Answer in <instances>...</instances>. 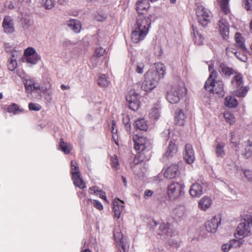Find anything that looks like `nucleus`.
Here are the masks:
<instances>
[{
    "label": "nucleus",
    "instance_id": "1",
    "mask_svg": "<svg viewBox=\"0 0 252 252\" xmlns=\"http://www.w3.org/2000/svg\"><path fill=\"white\" fill-rule=\"evenodd\" d=\"M155 65L156 69H150L144 75L145 80L141 86V89L145 92H150L156 88L159 81L165 74L166 68L163 63H158Z\"/></svg>",
    "mask_w": 252,
    "mask_h": 252
},
{
    "label": "nucleus",
    "instance_id": "2",
    "mask_svg": "<svg viewBox=\"0 0 252 252\" xmlns=\"http://www.w3.org/2000/svg\"><path fill=\"white\" fill-rule=\"evenodd\" d=\"M217 72L213 70L206 81L205 88L208 91L222 94L223 92V83L221 80H217Z\"/></svg>",
    "mask_w": 252,
    "mask_h": 252
},
{
    "label": "nucleus",
    "instance_id": "3",
    "mask_svg": "<svg viewBox=\"0 0 252 252\" xmlns=\"http://www.w3.org/2000/svg\"><path fill=\"white\" fill-rule=\"evenodd\" d=\"M184 84H175L167 92L166 99L171 103L178 102L182 96L186 93Z\"/></svg>",
    "mask_w": 252,
    "mask_h": 252
},
{
    "label": "nucleus",
    "instance_id": "4",
    "mask_svg": "<svg viewBox=\"0 0 252 252\" xmlns=\"http://www.w3.org/2000/svg\"><path fill=\"white\" fill-rule=\"evenodd\" d=\"M252 227V214L246 215L244 217L243 221L237 226L235 235L242 236L243 238L248 237L251 234Z\"/></svg>",
    "mask_w": 252,
    "mask_h": 252
},
{
    "label": "nucleus",
    "instance_id": "5",
    "mask_svg": "<svg viewBox=\"0 0 252 252\" xmlns=\"http://www.w3.org/2000/svg\"><path fill=\"white\" fill-rule=\"evenodd\" d=\"M195 12L199 24L204 27H206L210 22L211 12L200 4H196Z\"/></svg>",
    "mask_w": 252,
    "mask_h": 252
},
{
    "label": "nucleus",
    "instance_id": "6",
    "mask_svg": "<svg viewBox=\"0 0 252 252\" xmlns=\"http://www.w3.org/2000/svg\"><path fill=\"white\" fill-rule=\"evenodd\" d=\"M234 94L238 97H244L248 93L247 87L243 86V77L241 74H236L231 81Z\"/></svg>",
    "mask_w": 252,
    "mask_h": 252
},
{
    "label": "nucleus",
    "instance_id": "7",
    "mask_svg": "<svg viewBox=\"0 0 252 252\" xmlns=\"http://www.w3.org/2000/svg\"><path fill=\"white\" fill-rule=\"evenodd\" d=\"M185 186L178 182H174L170 184L167 188V195L170 200H174L179 199L184 195Z\"/></svg>",
    "mask_w": 252,
    "mask_h": 252
},
{
    "label": "nucleus",
    "instance_id": "8",
    "mask_svg": "<svg viewBox=\"0 0 252 252\" xmlns=\"http://www.w3.org/2000/svg\"><path fill=\"white\" fill-rule=\"evenodd\" d=\"M133 140L134 143V148L138 152L141 158V160H144V158L142 157L143 154L142 153L150 148L149 141L145 137L139 136L137 135L133 136Z\"/></svg>",
    "mask_w": 252,
    "mask_h": 252
},
{
    "label": "nucleus",
    "instance_id": "9",
    "mask_svg": "<svg viewBox=\"0 0 252 252\" xmlns=\"http://www.w3.org/2000/svg\"><path fill=\"white\" fill-rule=\"evenodd\" d=\"M151 19L149 17H146L139 15L136 19V22L133 27V29L136 30H140L146 33H148L151 26Z\"/></svg>",
    "mask_w": 252,
    "mask_h": 252
},
{
    "label": "nucleus",
    "instance_id": "10",
    "mask_svg": "<svg viewBox=\"0 0 252 252\" xmlns=\"http://www.w3.org/2000/svg\"><path fill=\"white\" fill-rule=\"evenodd\" d=\"M140 95L134 90H130L126 95V99L128 102L129 107L133 111H137L140 107Z\"/></svg>",
    "mask_w": 252,
    "mask_h": 252
},
{
    "label": "nucleus",
    "instance_id": "11",
    "mask_svg": "<svg viewBox=\"0 0 252 252\" xmlns=\"http://www.w3.org/2000/svg\"><path fill=\"white\" fill-rule=\"evenodd\" d=\"M23 82L25 85L26 92L28 94H31L34 91L38 93V92L40 90V86L35 83L33 78L26 77L23 79Z\"/></svg>",
    "mask_w": 252,
    "mask_h": 252
},
{
    "label": "nucleus",
    "instance_id": "12",
    "mask_svg": "<svg viewBox=\"0 0 252 252\" xmlns=\"http://www.w3.org/2000/svg\"><path fill=\"white\" fill-rule=\"evenodd\" d=\"M220 216H214L206 223V230L211 233H215L217 230L219 224L220 223Z\"/></svg>",
    "mask_w": 252,
    "mask_h": 252
},
{
    "label": "nucleus",
    "instance_id": "13",
    "mask_svg": "<svg viewBox=\"0 0 252 252\" xmlns=\"http://www.w3.org/2000/svg\"><path fill=\"white\" fill-rule=\"evenodd\" d=\"M175 231L172 226L169 223L162 222L160 224L158 231V235L172 237Z\"/></svg>",
    "mask_w": 252,
    "mask_h": 252
},
{
    "label": "nucleus",
    "instance_id": "14",
    "mask_svg": "<svg viewBox=\"0 0 252 252\" xmlns=\"http://www.w3.org/2000/svg\"><path fill=\"white\" fill-rule=\"evenodd\" d=\"M4 32L6 33H12L15 31L14 21L9 16H5L2 22Z\"/></svg>",
    "mask_w": 252,
    "mask_h": 252
},
{
    "label": "nucleus",
    "instance_id": "15",
    "mask_svg": "<svg viewBox=\"0 0 252 252\" xmlns=\"http://www.w3.org/2000/svg\"><path fill=\"white\" fill-rule=\"evenodd\" d=\"M184 158L189 164L193 163L195 159L194 150L191 145L188 144L185 146Z\"/></svg>",
    "mask_w": 252,
    "mask_h": 252
},
{
    "label": "nucleus",
    "instance_id": "16",
    "mask_svg": "<svg viewBox=\"0 0 252 252\" xmlns=\"http://www.w3.org/2000/svg\"><path fill=\"white\" fill-rule=\"evenodd\" d=\"M21 55V51H13L10 53L8 68L11 71L14 70L17 67V59Z\"/></svg>",
    "mask_w": 252,
    "mask_h": 252
},
{
    "label": "nucleus",
    "instance_id": "17",
    "mask_svg": "<svg viewBox=\"0 0 252 252\" xmlns=\"http://www.w3.org/2000/svg\"><path fill=\"white\" fill-rule=\"evenodd\" d=\"M114 217L119 219L124 209V202L119 199H115L113 202Z\"/></svg>",
    "mask_w": 252,
    "mask_h": 252
},
{
    "label": "nucleus",
    "instance_id": "18",
    "mask_svg": "<svg viewBox=\"0 0 252 252\" xmlns=\"http://www.w3.org/2000/svg\"><path fill=\"white\" fill-rule=\"evenodd\" d=\"M179 174L178 166L176 164L168 167L164 173V177L169 179L175 178L179 176Z\"/></svg>",
    "mask_w": 252,
    "mask_h": 252
},
{
    "label": "nucleus",
    "instance_id": "19",
    "mask_svg": "<svg viewBox=\"0 0 252 252\" xmlns=\"http://www.w3.org/2000/svg\"><path fill=\"white\" fill-rule=\"evenodd\" d=\"M212 203V199L210 196H204L199 200L198 207L201 210L206 211L211 207Z\"/></svg>",
    "mask_w": 252,
    "mask_h": 252
},
{
    "label": "nucleus",
    "instance_id": "20",
    "mask_svg": "<svg viewBox=\"0 0 252 252\" xmlns=\"http://www.w3.org/2000/svg\"><path fill=\"white\" fill-rule=\"evenodd\" d=\"M219 27L220 33L224 39H227L229 35L228 24L226 20L223 19H220L219 21Z\"/></svg>",
    "mask_w": 252,
    "mask_h": 252
},
{
    "label": "nucleus",
    "instance_id": "21",
    "mask_svg": "<svg viewBox=\"0 0 252 252\" xmlns=\"http://www.w3.org/2000/svg\"><path fill=\"white\" fill-rule=\"evenodd\" d=\"M148 33L140 30H136L133 29L131 34V39L132 42L137 43L143 40Z\"/></svg>",
    "mask_w": 252,
    "mask_h": 252
},
{
    "label": "nucleus",
    "instance_id": "22",
    "mask_svg": "<svg viewBox=\"0 0 252 252\" xmlns=\"http://www.w3.org/2000/svg\"><path fill=\"white\" fill-rule=\"evenodd\" d=\"M150 3L147 0H139L136 3V9L140 15L143 14L150 7Z\"/></svg>",
    "mask_w": 252,
    "mask_h": 252
},
{
    "label": "nucleus",
    "instance_id": "23",
    "mask_svg": "<svg viewBox=\"0 0 252 252\" xmlns=\"http://www.w3.org/2000/svg\"><path fill=\"white\" fill-rule=\"evenodd\" d=\"M174 118L177 125L184 126L186 121L187 116L182 109H178L175 111Z\"/></svg>",
    "mask_w": 252,
    "mask_h": 252
},
{
    "label": "nucleus",
    "instance_id": "24",
    "mask_svg": "<svg viewBox=\"0 0 252 252\" xmlns=\"http://www.w3.org/2000/svg\"><path fill=\"white\" fill-rule=\"evenodd\" d=\"M189 193L193 197H199L203 194L202 187L198 183L192 184L189 189Z\"/></svg>",
    "mask_w": 252,
    "mask_h": 252
},
{
    "label": "nucleus",
    "instance_id": "25",
    "mask_svg": "<svg viewBox=\"0 0 252 252\" xmlns=\"http://www.w3.org/2000/svg\"><path fill=\"white\" fill-rule=\"evenodd\" d=\"M177 148L174 142L171 141L167 148L166 151L163 155V158L168 159L173 157L177 152Z\"/></svg>",
    "mask_w": 252,
    "mask_h": 252
},
{
    "label": "nucleus",
    "instance_id": "26",
    "mask_svg": "<svg viewBox=\"0 0 252 252\" xmlns=\"http://www.w3.org/2000/svg\"><path fill=\"white\" fill-rule=\"evenodd\" d=\"M67 26L74 32L79 33L82 28L81 22L77 20L72 19L67 22Z\"/></svg>",
    "mask_w": 252,
    "mask_h": 252
},
{
    "label": "nucleus",
    "instance_id": "27",
    "mask_svg": "<svg viewBox=\"0 0 252 252\" xmlns=\"http://www.w3.org/2000/svg\"><path fill=\"white\" fill-rule=\"evenodd\" d=\"M241 153L247 158L252 156V144L250 141H248L244 144Z\"/></svg>",
    "mask_w": 252,
    "mask_h": 252
},
{
    "label": "nucleus",
    "instance_id": "28",
    "mask_svg": "<svg viewBox=\"0 0 252 252\" xmlns=\"http://www.w3.org/2000/svg\"><path fill=\"white\" fill-rule=\"evenodd\" d=\"M215 153L218 157L223 158L225 155L224 147L225 144L222 142H217L216 141Z\"/></svg>",
    "mask_w": 252,
    "mask_h": 252
},
{
    "label": "nucleus",
    "instance_id": "29",
    "mask_svg": "<svg viewBox=\"0 0 252 252\" xmlns=\"http://www.w3.org/2000/svg\"><path fill=\"white\" fill-rule=\"evenodd\" d=\"M235 39L236 41V46L241 51H246L244 38L239 32L236 33L235 35Z\"/></svg>",
    "mask_w": 252,
    "mask_h": 252
},
{
    "label": "nucleus",
    "instance_id": "30",
    "mask_svg": "<svg viewBox=\"0 0 252 252\" xmlns=\"http://www.w3.org/2000/svg\"><path fill=\"white\" fill-rule=\"evenodd\" d=\"M220 73L226 76H229L231 74L235 73V71L232 68L228 67L224 63L220 64Z\"/></svg>",
    "mask_w": 252,
    "mask_h": 252
},
{
    "label": "nucleus",
    "instance_id": "31",
    "mask_svg": "<svg viewBox=\"0 0 252 252\" xmlns=\"http://www.w3.org/2000/svg\"><path fill=\"white\" fill-rule=\"evenodd\" d=\"M98 85L102 87L105 88L110 85V81L108 77L105 74H101L97 80Z\"/></svg>",
    "mask_w": 252,
    "mask_h": 252
},
{
    "label": "nucleus",
    "instance_id": "32",
    "mask_svg": "<svg viewBox=\"0 0 252 252\" xmlns=\"http://www.w3.org/2000/svg\"><path fill=\"white\" fill-rule=\"evenodd\" d=\"M224 104L228 107L233 108L238 105V101L234 96L230 95L225 97Z\"/></svg>",
    "mask_w": 252,
    "mask_h": 252
},
{
    "label": "nucleus",
    "instance_id": "33",
    "mask_svg": "<svg viewBox=\"0 0 252 252\" xmlns=\"http://www.w3.org/2000/svg\"><path fill=\"white\" fill-rule=\"evenodd\" d=\"M72 179L75 187H78L81 189H84L86 188L85 183L83 180L81 175H78L76 177H72Z\"/></svg>",
    "mask_w": 252,
    "mask_h": 252
},
{
    "label": "nucleus",
    "instance_id": "34",
    "mask_svg": "<svg viewBox=\"0 0 252 252\" xmlns=\"http://www.w3.org/2000/svg\"><path fill=\"white\" fill-rule=\"evenodd\" d=\"M159 109V106L158 104H155L150 111V117L155 120L158 119L160 117Z\"/></svg>",
    "mask_w": 252,
    "mask_h": 252
},
{
    "label": "nucleus",
    "instance_id": "35",
    "mask_svg": "<svg viewBox=\"0 0 252 252\" xmlns=\"http://www.w3.org/2000/svg\"><path fill=\"white\" fill-rule=\"evenodd\" d=\"M70 167V173L72 175V177H76L78 175H81L78 165L75 161H71Z\"/></svg>",
    "mask_w": 252,
    "mask_h": 252
},
{
    "label": "nucleus",
    "instance_id": "36",
    "mask_svg": "<svg viewBox=\"0 0 252 252\" xmlns=\"http://www.w3.org/2000/svg\"><path fill=\"white\" fill-rule=\"evenodd\" d=\"M26 62L32 65L36 64L41 60V57L37 54H34L32 56L28 57L25 59Z\"/></svg>",
    "mask_w": 252,
    "mask_h": 252
},
{
    "label": "nucleus",
    "instance_id": "37",
    "mask_svg": "<svg viewBox=\"0 0 252 252\" xmlns=\"http://www.w3.org/2000/svg\"><path fill=\"white\" fill-rule=\"evenodd\" d=\"M135 126L141 130H146L148 128L146 121L144 119H139L135 122Z\"/></svg>",
    "mask_w": 252,
    "mask_h": 252
},
{
    "label": "nucleus",
    "instance_id": "38",
    "mask_svg": "<svg viewBox=\"0 0 252 252\" xmlns=\"http://www.w3.org/2000/svg\"><path fill=\"white\" fill-rule=\"evenodd\" d=\"M6 109L9 113H12L15 115L18 114L24 111L23 109H20L19 106L15 103L10 105Z\"/></svg>",
    "mask_w": 252,
    "mask_h": 252
},
{
    "label": "nucleus",
    "instance_id": "39",
    "mask_svg": "<svg viewBox=\"0 0 252 252\" xmlns=\"http://www.w3.org/2000/svg\"><path fill=\"white\" fill-rule=\"evenodd\" d=\"M59 147L60 149L66 154H69L72 149L71 145L64 142L62 140L60 142Z\"/></svg>",
    "mask_w": 252,
    "mask_h": 252
},
{
    "label": "nucleus",
    "instance_id": "40",
    "mask_svg": "<svg viewBox=\"0 0 252 252\" xmlns=\"http://www.w3.org/2000/svg\"><path fill=\"white\" fill-rule=\"evenodd\" d=\"M102 62L101 58L94 55L91 59L90 65L93 68H94L100 65Z\"/></svg>",
    "mask_w": 252,
    "mask_h": 252
},
{
    "label": "nucleus",
    "instance_id": "41",
    "mask_svg": "<svg viewBox=\"0 0 252 252\" xmlns=\"http://www.w3.org/2000/svg\"><path fill=\"white\" fill-rule=\"evenodd\" d=\"M114 237L116 243L118 244L119 243H122V241L125 240L119 228H115L114 230Z\"/></svg>",
    "mask_w": 252,
    "mask_h": 252
},
{
    "label": "nucleus",
    "instance_id": "42",
    "mask_svg": "<svg viewBox=\"0 0 252 252\" xmlns=\"http://www.w3.org/2000/svg\"><path fill=\"white\" fill-rule=\"evenodd\" d=\"M42 3L47 9H51L53 8L56 3V0H42Z\"/></svg>",
    "mask_w": 252,
    "mask_h": 252
},
{
    "label": "nucleus",
    "instance_id": "43",
    "mask_svg": "<svg viewBox=\"0 0 252 252\" xmlns=\"http://www.w3.org/2000/svg\"><path fill=\"white\" fill-rule=\"evenodd\" d=\"M229 1V0H221L220 1L221 9L225 14H228L230 12L228 6Z\"/></svg>",
    "mask_w": 252,
    "mask_h": 252
},
{
    "label": "nucleus",
    "instance_id": "44",
    "mask_svg": "<svg viewBox=\"0 0 252 252\" xmlns=\"http://www.w3.org/2000/svg\"><path fill=\"white\" fill-rule=\"evenodd\" d=\"M194 43L196 45H202L203 43L204 37L202 36L201 34L198 32H194Z\"/></svg>",
    "mask_w": 252,
    "mask_h": 252
},
{
    "label": "nucleus",
    "instance_id": "45",
    "mask_svg": "<svg viewBox=\"0 0 252 252\" xmlns=\"http://www.w3.org/2000/svg\"><path fill=\"white\" fill-rule=\"evenodd\" d=\"M224 117L227 123H228L230 125H233L235 122L234 115L230 112L225 113Z\"/></svg>",
    "mask_w": 252,
    "mask_h": 252
},
{
    "label": "nucleus",
    "instance_id": "46",
    "mask_svg": "<svg viewBox=\"0 0 252 252\" xmlns=\"http://www.w3.org/2000/svg\"><path fill=\"white\" fill-rule=\"evenodd\" d=\"M34 54H37L36 50L32 47H28L25 50L24 56L26 59L28 57L33 56Z\"/></svg>",
    "mask_w": 252,
    "mask_h": 252
},
{
    "label": "nucleus",
    "instance_id": "47",
    "mask_svg": "<svg viewBox=\"0 0 252 252\" xmlns=\"http://www.w3.org/2000/svg\"><path fill=\"white\" fill-rule=\"evenodd\" d=\"M230 241L233 248L240 247L241 246L243 245L245 242V240L243 238H240L238 239H234L230 240Z\"/></svg>",
    "mask_w": 252,
    "mask_h": 252
},
{
    "label": "nucleus",
    "instance_id": "48",
    "mask_svg": "<svg viewBox=\"0 0 252 252\" xmlns=\"http://www.w3.org/2000/svg\"><path fill=\"white\" fill-rule=\"evenodd\" d=\"M247 50L245 51H242L243 53L241 54L240 52H234L235 56L240 61L245 62L247 60V57L246 53L247 52Z\"/></svg>",
    "mask_w": 252,
    "mask_h": 252
},
{
    "label": "nucleus",
    "instance_id": "49",
    "mask_svg": "<svg viewBox=\"0 0 252 252\" xmlns=\"http://www.w3.org/2000/svg\"><path fill=\"white\" fill-rule=\"evenodd\" d=\"M135 71L138 74H142L144 72V69L145 65L142 62L137 63L135 65H134Z\"/></svg>",
    "mask_w": 252,
    "mask_h": 252
},
{
    "label": "nucleus",
    "instance_id": "50",
    "mask_svg": "<svg viewBox=\"0 0 252 252\" xmlns=\"http://www.w3.org/2000/svg\"><path fill=\"white\" fill-rule=\"evenodd\" d=\"M88 202H90L93 206L96 209L99 210H102L103 209V207L100 202L98 200L94 199H88Z\"/></svg>",
    "mask_w": 252,
    "mask_h": 252
},
{
    "label": "nucleus",
    "instance_id": "51",
    "mask_svg": "<svg viewBox=\"0 0 252 252\" xmlns=\"http://www.w3.org/2000/svg\"><path fill=\"white\" fill-rule=\"evenodd\" d=\"M230 141L231 143L233 145V146H234L235 148H236L239 141L238 138L236 137L234 132H231L230 133Z\"/></svg>",
    "mask_w": 252,
    "mask_h": 252
},
{
    "label": "nucleus",
    "instance_id": "52",
    "mask_svg": "<svg viewBox=\"0 0 252 252\" xmlns=\"http://www.w3.org/2000/svg\"><path fill=\"white\" fill-rule=\"evenodd\" d=\"M106 18V14L102 11H98L95 16V19L96 21L101 22L104 21Z\"/></svg>",
    "mask_w": 252,
    "mask_h": 252
},
{
    "label": "nucleus",
    "instance_id": "53",
    "mask_svg": "<svg viewBox=\"0 0 252 252\" xmlns=\"http://www.w3.org/2000/svg\"><path fill=\"white\" fill-rule=\"evenodd\" d=\"M29 108L31 111H38L41 109L42 107L37 103L31 102L29 104Z\"/></svg>",
    "mask_w": 252,
    "mask_h": 252
},
{
    "label": "nucleus",
    "instance_id": "54",
    "mask_svg": "<svg viewBox=\"0 0 252 252\" xmlns=\"http://www.w3.org/2000/svg\"><path fill=\"white\" fill-rule=\"evenodd\" d=\"M51 87V84L50 83H47L44 86H42L41 88L40 87V90L38 92V93L41 92L43 93L52 92Z\"/></svg>",
    "mask_w": 252,
    "mask_h": 252
},
{
    "label": "nucleus",
    "instance_id": "55",
    "mask_svg": "<svg viewBox=\"0 0 252 252\" xmlns=\"http://www.w3.org/2000/svg\"><path fill=\"white\" fill-rule=\"evenodd\" d=\"M232 248V245L230 240H229L227 243L222 244L221 247V250L223 252H228Z\"/></svg>",
    "mask_w": 252,
    "mask_h": 252
},
{
    "label": "nucleus",
    "instance_id": "56",
    "mask_svg": "<svg viewBox=\"0 0 252 252\" xmlns=\"http://www.w3.org/2000/svg\"><path fill=\"white\" fill-rule=\"evenodd\" d=\"M111 160L112 162V166L115 169L117 170L119 168V160L117 157L116 155H114L111 158Z\"/></svg>",
    "mask_w": 252,
    "mask_h": 252
},
{
    "label": "nucleus",
    "instance_id": "57",
    "mask_svg": "<svg viewBox=\"0 0 252 252\" xmlns=\"http://www.w3.org/2000/svg\"><path fill=\"white\" fill-rule=\"evenodd\" d=\"M105 53V50L102 47H97L95 49L94 56L101 58Z\"/></svg>",
    "mask_w": 252,
    "mask_h": 252
},
{
    "label": "nucleus",
    "instance_id": "58",
    "mask_svg": "<svg viewBox=\"0 0 252 252\" xmlns=\"http://www.w3.org/2000/svg\"><path fill=\"white\" fill-rule=\"evenodd\" d=\"M243 6L247 10H250L252 7V0H243Z\"/></svg>",
    "mask_w": 252,
    "mask_h": 252
},
{
    "label": "nucleus",
    "instance_id": "59",
    "mask_svg": "<svg viewBox=\"0 0 252 252\" xmlns=\"http://www.w3.org/2000/svg\"><path fill=\"white\" fill-rule=\"evenodd\" d=\"M244 174L247 179L250 181L252 182V171L251 170H244Z\"/></svg>",
    "mask_w": 252,
    "mask_h": 252
},
{
    "label": "nucleus",
    "instance_id": "60",
    "mask_svg": "<svg viewBox=\"0 0 252 252\" xmlns=\"http://www.w3.org/2000/svg\"><path fill=\"white\" fill-rule=\"evenodd\" d=\"M97 195H99V196L103 199L106 203H108L109 201L108 199H107L105 192L103 191L102 189H100L98 191V194Z\"/></svg>",
    "mask_w": 252,
    "mask_h": 252
},
{
    "label": "nucleus",
    "instance_id": "61",
    "mask_svg": "<svg viewBox=\"0 0 252 252\" xmlns=\"http://www.w3.org/2000/svg\"><path fill=\"white\" fill-rule=\"evenodd\" d=\"M153 194V191L150 189H146L144 192V198L145 199H149Z\"/></svg>",
    "mask_w": 252,
    "mask_h": 252
},
{
    "label": "nucleus",
    "instance_id": "62",
    "mask_svg": "<svg viewBox=\"0 0 252 252\" xmlns=\"http://www.w3.org/2000/svg\"><path fill=\"white\" fill-rule=\"evenodd\" d=\"M99 190L100 189H98L97 187L94 186V187H91L89 189V192L91 194H94L97 195Z\"/></svg>",
    "mask_w": 252,
    "mask_h": 252
},
{
    "label": "nucleus",
    "instance_id": "63",
    "mask_svg": "<svg viewBox=\"0 0 252 252\" xmlns=\"http://www.w3.org/2000/svg\"><path fill=\"white\" fill-rule=\"evenodd\" d=\"M22 23L24 27L28 28L31 25L30 20L29 18H23Z\"/></svg>",
    "mask_w": 252,
    "mask_h": 252
},
{
    "label": "nucleus",
    "instance_id": "64",
    "mask_svg": "<svg viewBox=\"0 0 252 252\" xmlns=\"http://www.w3.org/2000/svg\"><path fill=\"white\" fill-rule=\"evenodd\" d=\"M44 95V98L47 101H51L52 99V92H47L43 93Z\"/></svg>",
    "mask_w": 252,
    "mask_h": 252
}]
</instances>
